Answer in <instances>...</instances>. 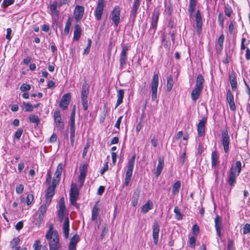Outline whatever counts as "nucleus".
Masks as SVG:
<instances>
[{
    "mask_svg": "<svg viewBox=\"0 0 250 250\" xmlns=\"http://www.w3.org/2000/svg\"><path fill=\"white\" fill-rule=\"evenodd\" d=\"M242 170V164L240 161H237L235 165H232L230 168L227 182L231 187H233L236 183V178L239 175Z\"/></svg>",
    "mask_w": 250,
    "mask_h": 250,
    "instance_id": "f257e3e1",
    "label": "nucleus"
},
{
    "mask_svg": "<svg viewBox=\"0 0 250 250\" xmlns=\"http://www.w3.org/2000/svg\"><path fill=\"white\" fill-rule=\"evenodd\" d=\"M52 229L50 227L45 237L49 241L50 250H58L60 246L58 233L57 231H52Z\"/></svg>",
    "mask_w": 250,
    "mask_h": 250,
    "instance_id": "f03ea898",
    "label": "nucleus"
},
{
    "mask_svg": "<svg viewBox=\"0 0 250 250\" xmlns=\"http://www.w3.org/2000/svg\"><path fill=\"white\" fill-rule=\"evenodd\" d=\"M136 158V154H134L132 156L131 158L129 160L127 166H126V171L125 172L124 185L127 186L130 182L131 176L133 173L135 160Z\"/></svg>",
    "mask_w": 250,
    "mask_h": 250,
    "instance_id": "7ed1b4c3",
    "label": "nucleus"
},
{
    "mask_svg": "<svg viewBox=\"0 0 250 250\" xmlns=\"http://www.w3.org/2000/svg\"><path fill=\"white\" fill-rule=\"evenodd\" d=\"M89 86L88 84L85 81L82 85L81 92V99L83 109L85 111L87 110L88 106L87 98L89 93Z\"/></svg>",
    "mask_w": 250,
    "mask_h": 250,
    "instance_id": "20e7f679",
    "label": "nucleus"
},
{
    "mask_svg": "<svg viewBox=\"0 0 250 250\" xmlns=\"http://www.w3.org/2000/svg\"><path fill=\"white\" fill-rule=\"evenodd\" d=\"M79 195V190L76 184L72 183L70 191L69 200L71 204L78 208L79 205L76 202Z\"/></svg>",
    "mask_w": 250,
    "mask_h": 250,
    "instance_id": "39448f33",
    "label": "nucleus"
},
{
    "mask_svg": "<svg viewBox=\"0 0 250 250\" xmlns=\"http://www.w3.org/2000/svg\"><path fill=\"white\" fill-rule=\"evenodd\" d=\"M75 106L71 112L69 125H70V139L71 146H74L75 138Z\"/></svg>",
    "mask_w": 250,
    "mask_h": 250,
    "instance_id": "423d86ee",
    "label": "nucleus"
},
{
    "mask_svg": "<svg viewBox=\"0 0 250 250\" xmlns=\"http://www.w3.org/2000/svg\"><path fill=\"white\" fill-rule=\"evenodd\" d=\"M230 143L229 137L228 135V131L227 129L221 131V144L224 147L226 153L229 151V145Z\"/></svg>",
    "mask_w": 250,
    "mask_h": 250,
    "instance_id": "0eeeda50",
    "label": "nucleus"
},
{
    "mask_svg": "<svg viewBox=\"0 0 250 250\" xmlns=\"http://www.w3.org/2000/svg\"><path fill=\"white\" fill-rule=\"evenodd\" d=\"M129 50L127 44L122 46V50L120 56V68L122 69L126 64L127 60V52Z\"/></svg>",
    "mask_w": 250,
    "mask_h": 250,
    "instance_id": "6e6552de",
    "label": "nucleus"
},
{
    "mask_svg": "<svg viewBox=\"0 0 250 250\" xmlns=\"http://www.w3.org/2000/svg\"><path fill=\"white\" fill-rule=\"evenodd\" d=\"M104 6V0H98L97 4L94 11V15L96 20H101Z\"/></svg>",
    "mask_w": 250,
    "mask_h": 250,
    "instance_id": "1a4fd4ad",
    "label": "nucleus"
},
{
    "mask_svg": "<svg viewBox=\"0 0 250 250\" xmlns=\"http://www.w3.org/2000/svg\"><path fill=\"white\" fill-rule=\"evenodd\" d=\"M159 83V76L157 74L154 75L151 83V90L152 101H154L157 98V88Z\"/></svg>",
    "mask_w": 250,
    "mask_h": 250,
    "instance_id": "9d476101",
    "label": "nucleus"
},
{
    "mask_svg": "<svg viewBox=\"0 0 250 250\" xmlns=\"http://www.w3.org/2000/svg\"><path fill=\"white\" fill-rule=\"evenodd\" d=\"M120 8L119 6H116L111 13V20L114 23L115 27H117L120 21Z\"/></svg>",
    "mask_w": 250,
    "mask_h": 250,
    "instance_id": "9b49d317",
    "label": "nucleus"
},
{
    "mask_svg": "<svg viewBox=\"0 0 250 250\" xmlns=\"http://www.w3.org/2000/svg\"><path fill=\"white\" fill-rule=\"evenodd\" d=\"M88 164L85 163L82 164L80 166V174L79 176L78 181L80 183V186H83L86 175Z\"/></svg>",
    "mask_w": 250,
    "mask_h": 250,
    "instance_id": "f8f14e48",
    "label": "nucleus"
},
{
    "mask_svg": "<svg viewBox=\"0 0 250 250\" xmlns=\"http://www.w3.org/2000/svg\"><path fill=\"white\" fill-rule=\"evenodd\" d=\"M54 118L56 126L59 129L62 130L64 128V124L62 122V118L60 111L59 109H56L54 113Z\"/></svg>",
    "mask_w": 250,
    "mask_h": 250,
    "instance_id": "ddd939ff",
    "label": "nucleus"
},
{
    "mask_svg": "<svg viewBox=\"0 0 250 250\" xmlns=\"http://www.w3.org/2000/svg\"><path fill=\"white\" fill-rule=\"evenodd\" d=\"M159 14V11L156 10H154L152 13L150 29L153 30L154 33L155 32L157 28Z\"/></svg>",
    "mask_w": 250,
    "mask_h": 250,
    "instance_id": "4468645a",
    "label": "nucleus"
},
{
    "mask_svg": "<svg viewBox=\"0 0 250 250\" xmlns=\"http://www.w3.org/2000/svg\"><path fill=\"white\" fill-rule=\"evenodd\" d=\"M140 5V0H134L133 4L132 7L130 12V20H131L133 22L134 21L138 8Z\"/></svg>",
    "mask_w": 250,
    "mask_h": 250,
    "instance_id": "2eb2a0df",
    "label": "nucleus"
},
{
    "mask_svg": "<svg viewBox=\"0 0 250 250\" xmlns=\"http://www.w3.org/2000/svg\"><path fill=\"white\" fill-rule=\"evenodd\" d=\"M70 100L71 95L70 93H68L64 94L60 101L59 104L60 107L63 110L66 109L68 107Z\"/></svg>",
    "mask_w": 250,
    "mask_h": 250,
    "instance_id": "dca6fc26",
    "label": "nucleus"
},
{
    "mask_svg": "<svg viewBox=\"0 0 250 250\" xmlns=\"http://www.w3.org/2000/svg\"><path fill=\"white\" fill-rule=\"evenodd\" d=\"M215 228L218 237H221V230L222 229V222L221 217L216 215L214 219Z\"/></svg>",
    "mask_w": 250,
    "mask_h": 250,
    "instance_id": "f3484780",
    "label": "nucleus"
},
{
    "mask_svg": "<svg viewBox=\"0 0 250 250\" xmlns=\"http://www.w3.org/2000/svg\"><path fill=\"white\" fill-rule=\"evenodd\" d=\"M153 229V240L154 243L157 244L158 241L159 234L160 231V226L157 222H154L152 226Z\"/></svg>",
    "mask_w": 250,
    "mask_h": 250,
    "instance_id": "a211bd4d",
    "label": "nucleus"
},
{
    "mask_svg": "<svg viewBox=\"0 0 250 250\" xmlns=\"http://www.w3.org/2000/svg\"><path fill=\"white\" fill-rule=\"evenodd\" d=\"M84 8L83 6L76 5L75 8L74 15L77 21L80 20L83 17Z\"/></svg>",
    "mask_w": 250,
    "mask_h": 250,
    "instance_id": "6ab92c4d",
    "label": "nucleus"
},
{
    "mask_svg": "<svg viewBox=\"0 0 250 250\" xmlns=\"http://www.w3.org/2000/svg\"><path fill=\"white\" fill-rule=\"evenodd\" d=\"M197 32L200 34L202 32V21L200 11L198 10L195 15Z\"/></svg>",
    "mask_w": 250,
    "mask_h": 250,
    "instance_id": "aec40b11",
    "label": "nucleus"
},
{
    "mask_svg": "<svg viewBox=\"0 0 250 250\" xmlns=\"http://www.w3.org/2000/svg\"><path fill=\"white\" fill-rule=\"evenodd\" d=\"M207 121V119L203 118L202 120H200L199 124L197 125V131L199 136H203L205 134V127Z\"/></svg>",
    "mask_w": 250,
    "mask_h": 250,
    "instance_id": "412c9836",
    "label": "nucleus"
},
{
    "mask_svg": "<svg viewBox=\"0 0 250 250\" xmlns=\"http://www.w3.org/2000/svg\"><path fill=\"white\" fill-rule=\"evenodd\" d=\"M54 193L55 188H54L53 187H48L45 194V202H46L47 204H50L52 198L54 196Z\"/></svg>",
    "mask_w": 250,
    "mask_h": 250,
    "instance_id": "4be33fe9",
    "label": "nucleus"
},
{
    "mask_svg": "<svg viewBox=\"0 0 250 250\" xmlns=\"http://www.w3.org/2000/svg\"><path fill=\"white\" fill-rule=\"evenodd\" d=\"M63 233L65 238H67L69 233V221L68 217L64 219L62 226Z\"/></svg>",
    "mask_w": 250,
    "mask_h": 250,
    "instance_id": "5701e85b",
    "label": "nucleus"
},
{
    "mask_svg": "<svg viewBox=\"0 0 250 250\" xmlns=\"http://www.w3.org/2000/svg\"><path fill=\"white\" fill-rule=\"evenodd\" d=\"M203 89L195 87L192 90L191 93V98L192 101L195 102L199 98Z\"/></svg>",
    "mask_w": 250,
    "mask_h": 250,
    "instance_id": "b1692460",
    "label": "nucleus"
},
{
    "mask_svg": "<svg viewBox=\"0 0 250 250\" xmlns=\"http://www.w3.org/2000/svg\"><path fill=\"white\" fill-rule=\"evenodd\" d=\"M49 205L50 204H47L46 202H44V203H43L39 208L37 214L44 218L47 208Z\"/></svg>",
    "mask_w": 250,
    "mask_h": 250,
    "instance_id": "393cba45",
    "label": "nucleus"
},
{
    "mask_svg": "<svg viewBox=\"0 0 250 250\" xmlns=\"http://www.w3.org/2000/svg\"><path fill=\"white\" fill-rule=\"evenodd\" d=\"M81 27L80 25L78 24H76L74 26V36L73 40L74 41H78L80 38L81 35Z\"/></svg>",
    "mask_w": 250,
    "mask_h": 250,
    "instance_id": "a878e982",
    "label": "nucleus"
},
{
    "mask_svg": "<svg viewBox=\"0 0 250 250\" xmlns=\"http://www.w3.org/2000/svg\"><path fill=\"white\" fill-rule=\"evenodd\" d=\"M205 80L203 76L201 74L198 75L196 80L195 87L203 89Z\"/></svg>",
    "mask_w": 250,
    "mask_h": 250,
    "instance_id": "bb28decb",
    "label": "nucleus"
},
{
    "mask_svg": "<svg viewBox=\"0 0 250 250\" xmlns=\"http://www.w3.org/2000/svg\"><path fill=\"white\" fill-rule=\"evenodd\" d=\"M153 207V203L150 200L147 201L141 208V212L143 213H147L149 210L152 209Z\"/></svg>",
    "mask_w": 250,
    "mask_h": 250,
    "instance_id": "cd10ccee",
    "label": "nucleus"
},
{
    "mask_svg": "<svg viewBox=\"0 0 250 250\" xmlns=\"http://www.w3.org/2000/svg\"><path fill=\"white\" fill-rule=\"evenodd\" d=\"M117 101L116 104L115 108H117L119 105L123 103V99L124 97V90L123 89H119L117 91Z\"/></svg>",
    "mask_w": 250,
    "mask_h": 250,
    "instance_id": "c85d7f7f",
    "label": "nucleus"
},
{
    "mask_svg": "<svg viewBox=\"0 0 250 250\" xmlns=\"http://www.w3.org/2000/svg\"><path fill=\"white\" fill-rule=\"evenodd\" d=\"M164 165V160L161 159L160 158L159 159L158 164V165H157V167L156 168V170L155 172L156 177H158L160 175V174L163 170Z\"/></svg>",
    "mask_w": 250,
    "mask_h": 250,
    "instance_id": "c756f323",
    "label": "nucleus"
},
{
    "mask_svg": "<svg viewBox=\"0 0 250 250\" xmlns=\"http://www.w3.org/2000/svg\"><path fill=\"white\" fill-rule=\"evenodd\" d=\"M229 81L232 90L234 91L236 89L237 85L236 78L234 73L229 75Z\"/></svg>",
    "mask_w": 250,
    "mask_h": 250,
    "instance_id": "7c9ffc66",
    "label": "nucleus"
},
{
    "mask_svg": "<svg viewBox=\"0 0 250 250\" xmlns=\"http://www.w3.org/2000/svg\"><path fill=\"white\" fill-rule=\"evenodd\" d=\"M218 156L216 151H213L211 153V166L215 167L218 164Z\"/></svg>",
    "mask_w": 250,
    "mask_h": 250,
    "instance_id": "2f4dec72",
    "label": "nucleus"
},
{
    "mask_svg": "<svg viewBox=\"0 0 250 250\" xmlns=\"http://www.w3.org/2000/svg\"><path fill=\"white\" fill-rule=\"evenodd\" d=\"M181 187V182L176 181L173 185L172 188V193L173 194H176L179 193Z\"/></svg>",
    "mask_w": 250,
    "mask_h": 250,
    "instance_id": "473e14b6",
    "label": "nucleus"
},
{
    "mask_svg": "<svg viewBox=\"0 0 250 250\" xmlns=\"http://www.w3.org/2000/svg\"><path fill=\"white\" fill-rule=\"evenodd\" d=\"M224 39L225 37L223 34L221 35L219 37L217 42V48L218 50H221L222 49Z\"/></svg>",
    "mask_w": 250,
    "mask_h": 250,
    "instance_id": "72a5a7b5",
    "label": "nucleus"
},
{
    "mask_svg": "<svg viewBox=\"0 0 250 250\" xmlns=\"http://www.w3.org/2000/svg\"><path fill=\"white\" fill-rule=\"evenodd\" d=\"M167 90L169 92L172 89L173 85V82L172 76L171 75L167 76Z\"/></svg>",
    "mask_w": 250,
    "mask_h": 250,
    "instance_id": "f704fd0d",
    "label": "nucleus"
},
{
    "mask_svg": "<svg viewBox=\"0 0 250 250\" xmlns=\"http://www.w3.org/2000/svg\"><path fill=\"white\" fill-rule=\"evenodd\" d=\"M196 5V2H189L188 10L190 17H192L193 16V14Z\"/></svg>",
    "mask_w": 250,
    "mask_h": 250,
    "instance_id": "c9c22d12",
    "label": "nucleus"
},
{
    "mask_svg": "<svg viewBox=\"0 0 250 250\" xmlns=\"http://www.w3.org/2000/svg\"><path fill=\"white\" fill-rule=\"evenodd\" d=\"M63 168V165L62 163H59L57 166V169L55 173V177L56 178H60V176L62 174Z\"/></svg>",
    "mask_w": 250,
    "mask_h": 250,
    "instance_id": "e433bc0d",
    "label": "nucleus"
},
{
    "mask_svg": "<svg viewBox=\"0 0 250 250\" xmlns=\"http://www.w3.org/2000/svg\"><path fill=\"white\" fill-rule=\"evenodd\" d=\"M99 214V208L95 206L93 208L92 211V217L91 219L92 221H95L97 218Z\"/></svg>",
    "mask_w": 250,
    "mask_h": 250,
    "instance_id": "4c0bfd02",
    "label": "nucleus"
},
{
    "mask_svg": "<svg viewBox=\"0 0 250 250\" xmlns=\"http://www.w3.org/2000/svg\"><path fill=\"white\" fill-rule=\"evenodd\" d=\"M44 218L39 215H38V217L35 218L34 223L37 227H40L41 225L43 223Z\"/></svg>",
    "mask_w": 250,
    "mask_h": 250,
    "instance_id": "58836bf2",
    "label": "nucleus"
},
{
    "mask_svg": "<svg viewBox=\"0 0 250 250\" xmlns=\"http://www.w3.org/2000/svg\"><path fill=\"white\" fill-rule=\"evenodd\" d=\"M174 212L175 214V218L177 220H181L183 219V215L181 213L180 209L177 207H175Z\"/></svg>",
    "mask_w": 250,
    "mask_h": 250,
    "instance_id": "ea45409f",
    "label": "nucleus"
},
{
    "mask_svg": "<svg viewBox=\"0 0 250 250\" xmlns=\"http://www.w3.org/2000/svg\"><path fill=\"white\" fill-rule=\"evenodd\" d=\"M71 25V19L70 18H69L67 20V21L65 23V28L64 29V32L65 34L67 35L69 34Z\"/></svg>",
    "mask_w": 250,
    "mask_h": 250,
    "instance_id": "a19ab883",
    "label": "nucleus"
},
{
    "mask_svg": "<svg viewBox=\"0 0 250 250\" xmlns=\"http://www.w3.org/2000/svg\"><path fill=\"white\" fill-rule=\"evenodd\" d=\"M29 120L31 123H36L37 124H38L40 122L38 116L35 115H31L29 117Z\"/></svg>",
    "mask_w": 250,
    "mask_h": 250,
    "instance_id": "79ce46f5",
    "label": "nucleus"
},
{
    "mask_svg": "<svg viewBox=\"0 0 250 250\" xmlns=\"http://www.w3.org/2000/svg\"><path fill=\"white\" fill-rule=\"evenodd\" d=\"M20 241V239L18 237H15L10 242V246L12 248H16L17 246V245L19 244Z\"/></svg>",
    "mask_w": 250,
    "mask_h": 250,
    "instance_id": "37998d69",
    "label": "nucleus"
},
{
    "mask_svg": "<svg viewBox=\"0 0 250 250\" xmlns=\"http://www.w3.org/2000/svg\"><path fill=\"white\" fill-rule=\"evenodd\" d=\"M225 21V17L222 13H220L218 15V21L219 25L222 27H224V22Z\"/></svg>",
    "mask_w": 250,
    "mask_h": 250,
    "instance_id": "c03bdc74",
    "label": "nucleus"
},
{
    "mask_svg": "<svg viewBox=\"0 0 250 250\" xmlns=\"http://www.w3.org/2000/svg\"><path fill=\"white\" fill-rule=\"evenodd\" d=\"M22 133L23 129L21 128H18L15 133V139L17 140V141L19 140Z\"/></svg>",
    "mask_w": 250,
    "mask_h": 250,
    "instance_id": "a18cd8bd",
    "label": "nucleus"
},
{
    "mask_svg": "<svg viewBox=\"0 0 250 250\" xmlns=\"http://www.w3.org/2000/svg\"><path fill=\"white\" fill-rule=\"evenodd\" d=\"M15 0H4L2 3V6L3 7H7L13 4Z\"/></svg>",
    "mask_w": 250,
    "mask_h": 250,
    "instance_id": "49530a36",
    "label": "nucleus"
},
{
    "mask_svg": "<svg viewBox=\"0 0 250 250\" xmlns=\"http://www.w3.org/2000/svg\"><path fill=\"white\" fill-rule=\"evenodd\" d=\"M79 239L80 237L79 235H78L77 234H75L71 239L70 243L76 245L77 243L79 242Z\"/></svg>",
    "mask_w": 250,
    "mask_h": 250,
    "instance_id": "de8ad7c7",
    "label": "nucleus"
},
{
    "mask_svg": "<svg viewBox=\"0 0 250 250\" xmlns=\"http://www.w3.org/2000/svg\"><path fill=\"white\" fill-rule=\"evenodd\" d=\"M243 234H246L250 232V224L247 223L246 224L243 228Z\"/></svg>",
    "mask_w": 250,
    "mask_h": 250,
    "instance_id": "09e8293b",
    "label": "nucleus"
},
{
    "mask_svg": "<svg viewBox=\"0 0 250 250\" xmlns=\"http://www.w3.org/2000/svg\"><path fill=\"white\" fill-rule=\"evenodd\" d=\"M196 238L194 236H191L189 238V246L191 248H194L195 246Z\"/></svg>",
    "mask_w": 250,
    "mask_h": 250,
    "instance_id": "8fccbe9b",
    "label": "nucleus"
},
{
    "mask_svg": "<svg viewBox=\"0 0 250 250\" xmlns=\"http://www.w3.org/2000/svg\"><path fill=\"white\" fill-rule=\"evenodd\" d=\"M31 86L29 84L23 83L20 87V90L22 91H28L30 89Z\"/></svg>",
    "mask_w": 250,
    "mask_h": 250,
    "instance_id": "3c124183",
    "label": "nucleus"
},
{
    "mask_svg": "<svg viewBox=\"0 0 250 250\" xmlns=\"http://www.w3.org/2000/svg\"><path fill=\"white\" fill-rule=\"evenodd\" d=\"M24 186L22 184H20L16 187V191L17 194H20L23 192Z\"/></svg>",
    "mask_w": 250,
    "mask_h": 250,
    "instance_id": "603ef678",
    "label": "nucleus"
},
{
    "mask_svg": "<svg viewBox=\"0 0 250 250\" xmlns=\"http://www.w3.org/2000/svg\"><path fill=\"white\" fill-rule=\"evenodd\" d=\"M59 4H58L57 2L54 1L50 7V10L52 12H54V13H58V11L56 10L57 7L58 6Z\"/></svg>",
    "mask_w": 250,
    "mask_h": 250,
    "instance_id": "864d4df0",
    "label": "nucleus"
},
{
    "mask_svg": "<svg viewBox=\"0 0 250 250\" xmlns=\"http://www.w3.org/2000/svg\"><path fill=\"white\" fill-rule=\"evenodd\" d=\"M227 100L228 102L234 100V97L231 93L230 89H229L227 92Z\"/></svg>",
    "mask_w": 250,
    "mask_h": 250,
    "instance_id": "5fc2aeb1",
    "label": "nucleus"
},
{
    "mask_svg": "<svg viewBox=\"0 0 250 250\" xmlns=\"http://www.w3.org/2000/svg\"><path fill=\"white\" fill-rule=\"evenodd\" d=\"M25 110L26 111H32L33 110L34 107L30 103H24Z\"/></svg>",
    "mask_w": 250,
    "mask_h": 250,
    "instance_id": "6e6d98bb",
    "label": "nucleus"
},
{
    "mask_svg": "<svg viewBox=\"0 0 250 250\" xmlns=\"http://www.w3.org/2000/svg\"><path fill=\"white\" fill-rule=\"evenodd\" d=\"M60 178H56L54 177L53 179L52 185L49 186V187H53L54 188H55L56 186L58 184L60 181Z\"/></svg>",
    "mask_w": 250,
    "mask_h": 250,
    "instance_id": "4d7b16f0",
    "label": "nucleus"
},
{
    "mask_svg": "<svg viewBox=\"0 0 250 250\" xmlns=\"http://www.w3.org/2000/svg\"><path fill=\"white\" fill-rule=\"evenodd\" d=\"M34 199V197L33 194H29L27 196L26 199V204L27 205H30L32 202H33Z\"/></svg>",
    "mask_w": 250,
    "mask_h": 250,
    "instance_id": "13d9d810",
    "label": "nucleus"
},
{
    "mask_svg": "<svg viewBox=\"0 0 250 250\" xmlns=\"http://www.w3.org/2000/svg\"><path fill=\"white\" fill-rule=\"evenodd\" d=\"M40 241L39 240H36L33 244V247L34 250H40L41 245H40Z\"/></svg>",
    "mask_w": 250,
    "mask_h": 250,
    "instance_id": "bf43d9fd",
    "label": "nucleus"
},
{
    "mask_svg": "<svg viewBox=\"0 0 250 250\" xmlns=\"http://www.w3.org/2000/svg\"><path fill=\"white\" fill-rule=\"evenodd\" d=\"M192 232L194 235H197L198 234L199 231V228L198 226H197L196 224L194 225L192 227Z\"/></svg>",
    "mask_w": 250,
    "mask_h": 250,
    "instance_id": "052dcab7",
    "label": "nucleus"
},
{
    "mask_svg": "<svg viewBox=\"0 0 250 250\" xmlns=\"http://www.w3.org/2000/svg\"><path fill=\"white\" fill-rule=\"evenodd\" d=\"M12 33V30L10 28H8L6 29V39L8 41H10L12 38L11 36V34Z\"/></svg>",
    "mask_w": 250,
    "mask_h": 250,
    "instance_id": "680f3d73",
    "label": "nucleus"
},
{
    "mask_svg": "<svg viewBox=\"0 0 250 250\" xmlns=\"http://www.w3.org/2000/svg\"><path fill=\"white\" fill-rule=\"evenodd\" d=\"M140 191L138 189H136L134 191L133 194L132 196L133 199H137L138 197H139Z\"/></svg>",
    "mask_w": 250,
    "mask_h": 250,
    "instance_id": "e2e57ef3",
    "label": "nucleus"
},
{
    "mask_svg": "<svg viewBox=\"0 0 250 250\" xmlns=\"http://www.w3.org/2000/svg\"><path fill=\"white\" fill-rule=\"evenodd\" d=\"M229 107L231 110L235 111L236 110V106L234 100L228 102Z\"/></svg>",
    "mask_w": 250,
    "mask_h": 250,
    "instance_id": "0e129e2a",
    "label": "nucleus"
},
{
    "mask_svg": "<svg viewBox=\"0 0 250 250\" xmlns=\"http://www.w3.org/2000/svg\"><path fill=\"white\" fill-rule=\"evenodd\" d=\"M122 118H123V116H121L120 117H119L118 118V119L116 121V123L115 125V127L118 128L119 130H120V124H121Z\"/></svg>",
    "mask_w": 250,
    "mask_h": 250,
    "instance_id": "69168bd1",
    "label": "nucleus"
},
{
    "mask_svg": "<svg viewBox=\"0 0 250 250\" xmlns=\"http://www.w3.org/2000/svg\"><path fill=\"white\" fill-rule=\"evenodd\" d=\"M108 167V166L107 163H105L104 165V166L101 169L100 173L101 174H104L106 171L107 170Z\"/></svg>",
    "mask_w": 250,
    "mask_h": 250,
    "instance_id": "338daca9",
    "label": "nucleus"
},
{
    "mask_svg": "<svg viewBox=\"0 0 250 250\" xmlns=\"http://www.w3.org/2000/svg\"><path fill=\"white\" fill-rule=\"evenodd\" d=\"M23 227V224L22 222L20 221L16 225L15 228L16 229L18 230H21Z\"/></svg>",
    "mask_w": 250,
    "mask_h": 250,
    "instance_id": "774afa93",
    "label": "nucleus"
}]
</instances>
